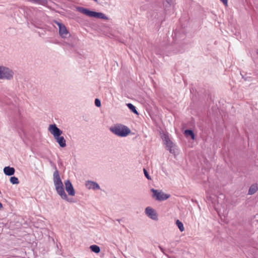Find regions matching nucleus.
Instances as JSON below:
<instances>
[{"mask_svg":"<svg viewBox=\"0 0 258 258\" xmlns=\"http://www.w3.org/2000/svg\"><path fill=\"white\" fill-rule=\"evenodd\" d=\"M54 168L55 170L53 172V180L57 193L62 199L69 203L74 202L73 199L72 198H69L64 191L62 182L60 179L59 172L55 165H54Z\"/></svg>","mask_w":258,"mask_h":258,"instance_id":"nucleus-1","label":"nucleus"},{"mask_svg":"<svg viewBox=\"0 0 258 258\" xmlns=\"http://www.w3.org/2000/svg\"><path fill=\"white\" fill-rule=\"evenodd\" d=\"M48 131L53 136L54 139L60 147L64 148L66 146V140L63 137L60 136L62 132L56 126V124H50L49 126Z\"/></svg>","mask_w":258,"mask_h":258,"instance_id":"nucleus-2","label":"nucleus"},{"mask_svg":"<svg viewBox=\"0 0 258 258\" xmlns=\"http://www.w3.org/2000/svg\"><path fill=\"white\" fill-rule=\"evenodd\" d=\"M110 131L114 135L121 137L127 136L130 133V130L126 126L117 124L110 127Z\"/></svg>","mask_w":258,"mask_h":258,"instance_id":"nucleus-3","label":"nucleus"},{"mask_svg":"<svg viewBox=\"0 0 258 258\" xmlns=\"http://www.w3.org/2000/svg\"><path fill=\"white\" fill-rule=\"evenodd\" d=\"M77 10L79 12L89 16L90 17H94L96 18L101 19L104 20H108V18L103 13L101 12H96L90 11V10L83 7H77Z\"/></svg>","mask_w":258,"mask_h":258,"instance_id":"nucleus-4","label":"nucleus"},{"mask_svg":"<svg viewBox=\"0 0 258 258\" xmlns=\"http://www.w3.org/2000/svg\"><path fill=\"white\" fill-rule=\"evenodd\" d=\"M14 75L13 71L7 67L0 66V79L11 80Z\"/></svg>","mask_w":258,"mask_h":258,"instance_id":"nucleus-5","label":"nucleus"},{"mask_svg":"<svg viewBox=\"0 0 258 258\" xmlns=\"http://www.w3.org/2000/svg\"><path fill=\"white\" fill-rule=\"evenodd\" d=\"M151 191L153 193L152 197L157 201H164L170 197L169 195L166 194L161 190H158L154 188H152Z\"/></svg>","mask_w":258,"mask_h":258,"instance_id":"nucleus-6","label":"nucleus"},{"mask_svg":"<svg viewBox=\"0 0 258 258\" xmlns=\"http://www.w3.org/2000/svg\"><path fill=\"white\" fill-rule=\"evenodd\" d=\"M54 23L58 26L59 34L62 38H66L68 35H70L69 32L66 27L62 23L57 21H54Z\"/></svg>","mask_w":258,"mask_h":258,"instance_id":"nucleus-7","label":"nucleus"},{"mask_svg":"<svg viewBox=\"0 0 258 258\" xmlns=\"http://www.w3.org/2000/svg\"><path fill=\"white\" fill-rule=\"evenodd\" d=\"M65 189L69 195L74 196L75 195V191L72 184L69 180L64 181Z\"/></svg>","mask_w":258,"mask_h":258,"instance_id":"nucleus-8","label":"nucleus"},{"mask_svg":"<svg viewBox=\"0 0 258 258\" xmlns=\"http://www.w3.org/2000/svg\"><path fill=\"white\" fill-rule=\"evenodd\" d=\"M145 213L148 217L151 219L157 220H158V216L155 211L152 208L148 207L145 209Z\"/></svg>","mask_w":258,"mask_h":258,"instance_id":"nucleus-9","label":"nucleus"},{"mask_svg":"<svg viewBox=\"0 0 258 258\" xmlns=\"http://www.w3.org/2000/svg\"><path fill=\"white\" fill-rule=\"evenodd\" d=\"M86 186L87 188L89 189H93L94 190H96L100 189V186L99 185V184L94 181H87L86 183Z\"/></svg>","mask_w":258,"mask_h":258,"instance_id":"nucleus-10","label":"nucleus"},{"mask_svg":"<svg viewBox=\"0 0 258 258\" xmlns=\"http://www.w3.org/2000/svg\"><path fill=\"white\" fill-rule=\"evenodd\" d=\"M167 148V150L171 153H174V149L175 145L174 143L170 140L168 142L165 143Z\"/></svg>","mask_w":258,"mask_h":258,"instance_id":"nucleus-11","label":"nucleus"},{"mask_svg":"<svg viewBox=\"0 0 258 258\" xmlns=\"http://www.w3.org/2000/svg\"><path fill=\"white\" fill-rule=\"evenodd\" d=\"M15 169L10 166L5 167L4 169V173L9 176L13 175L15 173Z\"/></svg>","mask_w":258,"mask_h":258,"instance_id":"nucleus-12","label":"nucleus"},{"mask_svg":"<svg viewBox=\"0 0 258 258\" xmlns=\"http://www.w3.org/2000/svg\"><path fill=\"white\" fill-rule=\"evenodd\" d=\"M257 189L258 187L256 184L251 185L248 190V195H251L254 194Z\"/></svg>","mask_w":258,"mask_h":258,"instance_id":"nucleus-13","label":"nucleus"},{"mask_svg":"<svg viewBox=\"0 0 258 258\" xmlns=\"http://www.w3.org/2000/svg\"><path fill=\"white\" fill-rule=\"evenodd\" d=\"M184 134L185 137H188L190 136L192 140L195 139V134L192 131L190 130H185Z\"/></svg>","mask_w":258,"mask_h":258,"instance_id":"nucleus-14","label":"nucleus"},{"mask_svg":"<svg viewBox=\"0 0 258 258\" xmlns=\"http://www.w3.org/2000/svg\"><path fill=\"white\" fill-rule=\"evenodd\" d=\"M127 106L128 107V108L134 113L136 114H138V112L137 111L136 107L133 105L132 103H127Z\"/></svg>","mask_w":258,"mask_h":258,"instance_id":"nucleus-15","label":"nucleus"},{"mask_svg":"<svg viewBox=\"0 0 258 258\" xmlns=\"http://www.w3.org/2000/svg\"><path fill=\"white\" fill-rule=\"evenodd\" d=\"M90 248L92 251H93L96 253H99L100 251V247L98 245H92L90 246Z\"/></svg>","mask_w":258,"mask_h":258,"instance_id":"nucleus-16","label":"nucleus"},{"mask_svg":"<svg viewBox=\"0 0 258 258\" xmlns=\"http://www.w3.org/2000/svg\"><path fill=\"white\" fill-rule=\"evenodd\" d=\"M176 224L181 232H182L184 230L183 224L180 221L177 220L176 221Z\"/></svg>","mask_w":258,"mask_h":258,"instance_id":"nucleus-17","label":"nucleus"},{"mask_svg":"<svg viewBox=\"0 0 258 258\" xmlns=\"http://www.w3.org/2000/svg\"><path fill=\"white\" fill-rule=\"evenodd\" d=\"M10 182L14 184H17L19 183L18 178L15 176H12L10 178Z\"/></svg>","mask_w":258,"mask_h":258,"instance_id":"nucleus-18","label":"nucleus"},{"mask_svg":"<svg viewBox=\"0 0 258 258\" xmlns=\"http://www.w3.org/2000/svg\"><path fill=\"white\" fill-rule=\"evenodd\" d=\"M143 171H144V174H145V176H146V177L149 179V180H151V177L150 176V175H149L147 171L144 168L143 169Z\"/></svg>","mask_w":258,"mask_h":258,"instance_id":"nucleus-19","label":"nucleus"},{"mask_svg":"<svg viewBox=\"0 0 258 258\" xmlns=\"http://www.w3.org/2000/svg\"><path fill=\"white\" fill-rule=\"evenodd\" d=\"M163 141H164V143L168 142L169 140H170V139L169 137L166 135H164L162 138Z\"/></svg>","mask_w":258,"mask_h":258,"instance_id":"nucleus-20","label":"nucleus"},{"mask_svg":"<svg viewBox=\"0 0 258 258\" xmlns=\"http://www.w3.org/2000/svg\"><path fill=\"white\" fill-rule=\"evenodd\" d=\"M95 104L97 107H100L101 102L99 99H96L95 100Z\"/></svg>","mask_w":258,"mask_h":258,"instance_id":"nucleus-21","label":"nucleus"},{"mask_svg":"<svg viewBox=\"0 0 258 258\" xmlns=\"http://www.w3.org/2000/svg\"><path fill=\"white\" fill-rule=\"evenodd\" d=\"M167 3H168L170 6L173 5L174 4V0H165Z\"/></svg>","mask_w":258,"mask_h":258,"instance_id":"nucleus-22","label":"nucleus"},{"mask_svg":"<svg viewBox=\"0 0 258 258\" xmlns=\"http://www.w3.org/2000/svg\"><path fill=\"white\" fill-rule=\"evenodd\" d=\"M38 4L41 5H45L47 3V0H42V3H37Z\"/></svg>","mask_w":258,"mask_h":258,"instance_id":"nucleus-23","label":"nucleus"},{"mask_svg":"<svg viewBox=\"0 0 258 258\" xmlns=\"http://www.w3.org/2000/svg\"><path fill=\"white\" fill-rule=\"evenodd\" d=\"M225 6H227V0H220Z\"/></svg>","mask_w":258,"mask_h":258,"instance_id":"nucleus-24","label":"nucleus"},{"mask_svg":"<svg viewBox=\"0 0 258 258\" xmlns=\"http://www.w3.org/2000/svg\"><path fill=\"white\" fill-rule=\"evenodd\" d=\"M3 208V206L2 204L0 202V210L2 209Z\"/></svg>","mask_w":258,"mask_h":258,"instance_id":"nucleus-25","label":"nucleus"},{"mask_svg":"<svg viewBox=\"0 0 258 258\" xmlns=\"http://www.w3.org/2000/svg\"><path fill=\"white\" fill-rule=\"evenodd\" d=\"M159 247H160V249H161L162 251H163V249H162V248L161 247H160V246Z\"/></svg>","mask_w":258,"mask_h":258,"instance_id":"nucleus-26","label":"nucleus"},{"mask_svg":"<svg viewBox=\"0 0 258 258\" xmlns=\"http://www.w3.org/2000/svg\"><path fill=\"white\" fill-rule=\"evenodd\" d=\"M94 1H95V2L97 3L98 2V1L97 0H93Z\"/></svg>","mask_w":258,"mask_h":258,"instance_id":"nucleus-27","label":"nucleus"}]
</instances>
